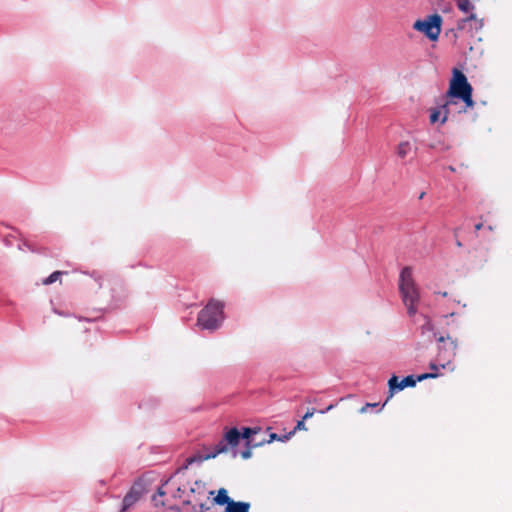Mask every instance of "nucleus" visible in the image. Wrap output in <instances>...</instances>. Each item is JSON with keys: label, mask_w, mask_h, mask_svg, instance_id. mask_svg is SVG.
I'll list each match as a JSON object with an SVG mask.
<instances>
[{"label": "nucleus", "mask_w": 512, "mask_h": 512, "mask_svg": "<svg viewBox=\"0 0 512 512\" xmlns=\"http://www.w3.org/2000/svg\"><path fill=\"white\" fill-rule=\"evenodd\" d=\"M472 94V85L468 82L465 74L459 69L454 68L452 71V78L449 82V88L443 96L442 107L456 105V100H461L465 105L457 112H465L467 108H472L475 104Z\"/></svg>", "instance_id": "1"}, {"label": "nucleus", "mask_w": 512, "mask_h": 512, "mask_svg": "<svg viewBox=\"0 0 512 512\" xmlns=\"http://www.w3.org/2000/svg\"><path fill=\"white\" fill-rule=\"evenodd\" d=\"M224 321V303L211 299L199 312L197 325L204 330L215 331Z\"/></svg>", "instance_id": "2"}, {"label": "nucleus", "mask_w": 512, "mask_h": 512, "mask_svg": "<svg viewBox=\"0 0 512 512\" xmlns=\"http://www.w3.org/2000/svg\"><path fill=\"white\" fill-rule=\"evenodd\" d=\"M434 336L438 343L436 361L439 363L441 368H449L451 371H453L454 367L450 366L456 356V351L458 348L457 340L452 339L449 335L443 336L434 333Z\"/></svg>", "instance_id": "3"}, {"label": "nucleus", "mask_w": 512, "mask_h": 512, "mask_svg": "<svg viewBox=\"0 0 512 512\" xmlns=\"http://www.w3.org/2000/svg\"><path fill=\"white\" fill-rule=\"evenodd\" d=\"M443 18L438 13H433L426 16L424 19H418L413 24V29L423 33L430 41H437L441 29Z\"/></svg>", "instance_id": "4"}, {"label": "nucleus", "mask_w": 512, "mask_h": 512, "mask_svg": "<svg viewBox=\"0 0 512 512\" xmlns=\"http://www.w3.org/2000/svg\"><path fill=\"white\" fill-rule=\"evenodd\" d=\"M439 376V373H422L417 376L408 375L405 376L402 380H399V378L396 375H392L391 378L388 380V399L392 398L395 393L400 392L405 388L415 387L417 382H421L427 379H434Z\"/></svg>", "instance_id": "5"}, {"label": "nucleus", "mask_w": 512, "mask_h": 512, "mask_svg": "<svg viewBox=\"0 0 512 512\" xmlns=\"http://www.w3.org/2000/svg\"><path fill=\"white\" fill-rule=\"evenodd\" d=\"M147 486L148 481L144 476L137 478L123 497L119 512H127L131 509L148 492Z\"/></svg>", "instance_id": "6"}, {"label": "nucleus", "mask_w": 512, "mask_h": 512, "mask_svg": "<svg viewBox=\"0 0 512 512\" xmlns=\"http://www.w3.org/2000/svg\"><path fill=\"white\" fill-rule=\"evenodd\" d=\"M401 298L405 306L407 307V313L409 316H414L417 313L416 304L419 301V290L417 285L404 288L399 290Z\"/></svg>", "instance_id": "7"}, {"label": "nucleus", "mask_w": 512, "mask_h": 512, "mask_svg": "<svg viewBox=\"0 0 512 512\" xmlns=\"http://www.w3.org/2000/svg\"><path fill=\"white\" fill-rule=\"evenodd\" d=\"M442 102H443V99H441V101L438 102L437 107L432 108L430 110L429 119H430L431 123H436L437 121H439L441 115H442V118L440 120L441 124L446 123V121L448 120V115L451 112L452 106L442 107Z\"/></svg>", "instance_id": "8"}, {"label": "nucleus", "mask_w": 512, "mask_h": 512, "mask_svg": "<svg viewBox=\"0 0 512 512\" xmlns=\"http://www.w3.org/2000/svg\"><path fill=\"white\" fill-rule=\"evenodd\" d=\"M228 447L233 449L232 456L235 458L238 455V451L235 450V447L239 444L241 440L240 431L237 427H231L227 429L223 435Z\"/></svg>", "instance_id": "9"}, {"label": "nucleus", "mask_w": 512, "mask_h": 512, "mask_svg": "<svg viewBox=\"0 0 512 512\" xmlns=\"http://www.w3.org/2000/svg\"><path fill=\"white\" fill-rule=\"evenodd\" d=\"M414 285L416 283L413 279L412 268L410 266L403 267L399 275V290H404V288Z\"/></svg>", "instance_id": "10"}, {"label": "nucleus", "mask_w": 512, "mask_h": 512, "mask_svg": "<svg viewBox=\"0 0 512 512\" xmlns=\"http://www.w3.org/2000/svg\"><path fill=\"white\" fill-rule=\"evenodd\" d=\"M250 503L245 501H231V503L225 507L224 512H249Z\"/></svg>", "instance_id": "11"}, {"label": "nucleus", "mask_w": 512, "mask_h": 512, "mask_svg": "<svg viewBox=\"0 0 512 512\" xmlns=\"http://www.w3.org/2000/svg\"><path fill=\"white\" fill-rule=\"evenodd\" d=\"M214 503L219 506H228L233 499L228 496V491L225 488H220L217 495L213 499Z\"/></svg>", "instance_id": "12"}, {"label": "nucleus", "mask_w": 512, "mask_h": 512, "mask_svg": "<svg viewBox=\"0 0 512 512\" xmlns=\"http://www.w3.org/2000/svg\"><path fill=\"white\" fill-rule=\"evenodd\" d=\"M203 456H204V454H200V453L189 456L188 458H186L185 463L180 468H178L177 472L179 473L181 471L187 470L188 467L194 463L200 465L203 461L206 460V458H203Z\"/></svg>", "instance_id": "13"}, {"label": "nucleus", "mask_w": 512, "mask_h": 512, "mask_svg": "<svg viewBox=\"0 0 512 512\" xmlns=\"http://www.w3.org/2000/svg\"><path fill=\"white\" fill-rule=\"evenodd\" d=\"M262 432V428L260 426L248 427L244 426L241 428L240 435L241 439H249L253 437H257L259 433Z\"/></svg>", "instance_id": "14"}, {"label": "nucleus", "mask_w": 512, "mask_h": 512, "mask_svg": "<svg viewBox=\"0 0 512 512\" xmlns=\"http://www.w3.org/2000/svg\"><path fill=\"white\" fill-rule=\"evenodd\" d=\"M458 9L463 13L472 12L475 9L474 4L470 0H456Z\"/></svg>", "instance_id": "15"}, {"label": "nucleus", "mask_w": 512, "mask_h": 512, "mask_svg": "<svg viewBox=\"0 0 512 512\" xmlns=\"http://www.w3.org/2000/svg\"><path fill=\"white\" fill-rule=\"evenodd\" d=\"M410 150H411V144L408 141H403V142L399 143V145H398L397 155L400 158H404L407 156V154L410 152Z\"/></svg>", "instance_id": "16"}, {"label": "nucleus", "mask_w": 512, "mask_h": 512, "mask_svg": "<svg viewBox=\"0 0 512 512\" xmlns=\"http://www.w3.org/2000/svg\"><path fill=\"white\" fill-rule=\"evenodd\" d=\"M245 449L252 450L257 447H261L264 445V442L261 440H257V437L245 439Z\"/></svg>", "instance_id": "17"}, {"label": "nucleus", "mask_w": 512, "mask_h": 512, "mask_svg": "<svg viewBox=\"0 0 512 512\" xmlns=\"http://www.w3.org/2000/svg\"><path fill=\"white\" fill-rule=\"evenodd\" d=\"M167 482H168V481H165V483H164L162 486L158 487V489H157V491H156V494H155V495H153V497H152V501H154V504H155V506H156V507H158V506H165V502H164V501H162V500H161V501H157V500H156V497H157V496L163 497V496L166 494V492H165V491H164V489H163V486H164L165 484H167Z\"/></svg>", "instance_id": "18"}, {"label": "nucleus", "mask_w": 512, "mask_h": 512, "mask_svg": "<svg viewBox=\"0 0 512 512\" xmlns=\"http://www.w3.org/2000/svg\"><path fill=\"white\" fill-rule=\"evenodd\" d=\"M388 398L385 400V402L383 404H380V403H366L361 409H360V412L361 413H364L366 412V410L368 408H375L377 412H380L384 406L386 405V403L388 402Z\"/></svg>", "instance_id": "19"}, {"label": "nucleus", "mask_w": 512, "mask_h": 512, "mask_svg": "<svg viewBox=\"0 0 512 512\" xmlns=\"http://www.w3.org/2000/svg\"><path fill=\"white\" fill-rule=\"evenodd\" d=\"M64 272L61 271H54L51 273L47 278L43 280L44 285H50L58 280V278L63 274Z\"/></svg>", "instance_id": "20"}, {"label": "nucleus", "mask_w": 512, "mask_h": 512, "mask_svg": "<svg viewBox=\"0 0 512 512\" xmlns=\"http://www.w3.org/2000/svg\"><path fill=\"white\" fill-rule=\"evenodd\" d=\"M158 404V401L154 398H149L147 400H143L140 404H139V408L141 409H150V408H153L155 407L156 405Z\"/></svg>", "instance_id": "21"}, {"label": "nucleus", "mask_w": 512, "mask_h": 512, "mask_svg": "<svg viewBox=\"0 0 512 512\" xmlns=\"http://www.w3.org/2000/svg\"><path fill=\"white\" fill-rule=\"evenodd\" d=\"M228 445L225 441L224 438H222L216 445H215V449L220 453H225L228 451Z\"/></svg>", "instance_id": "22"}, {"label": "nucleus", "mask_w": 512, "mask_h": 512, "mask_svg": "<svg viewBox=\"0 0 512 512\" xmlns=\"http://www.w3.org/2000/svg\"><path fill=\"white\" fill-rule=\"evenodd\" d=\"M262 441L264 442V445L265 444H270L272 443L273 441H278L279 439V434L277 433H270L268 438H261Z\"/></svg>", "instance_id": "23"}, {"label": "nucleus", "mask_w": 512, "mask_h": 512, "mask_svg": "<svg viewBox=\"0 0 512 512\" xmlns=\"http://www.w3.org/2000/svg\"><path fill=\"white\" fill-rule=\"evenodd\" d=\"M90 277H92L98 284L99 287H102V275L97 271H92L87 273Z\"/></svg>", "instance_id": "24"}, {"label": "nucleus", "mask_w": 512, "mask_h": 512, "mask_svg": "<svg viewBox=\"0 0 512 512\" xmlns=\"http://www.w3.org/2000/svg\"><path fill=\"white\" fill-rule=\"evenodd\" d=\"M465 20H466V22H468V21H477L478 22V28H482L483 27V20L482 19L478 20L476 14H474V13H470V15L465 18Z\"/></svg>", "instance_id": "25"}, {"label": "nucleus", "mask_w": 512, "mask_h": 512, "mask_svg": "<svg viewBox=\"0 0 512 512\" xmlns=\"http://www.w3.org/2000/svg\"><path fill=\"white\" fill-rule=\"evenodd\" d=\"M421 329L423 333L426 331H432L434 329V325L431 320L427 318L426 322L421 326Z\"/></svg>", "instance_id": "26"}, {"label": "nucleus", "mask_w": 512, "mask_h": 512, "mask_svg": "<svg viewBox=\"0 0 512 512\" xmlns=\"http://www.w3.org/2000/svg\"><path fill=\"white\" fill-rule=\"evenodd\" d=\"M299 430H306L305 420H303V419L297 421V423L292 431H294V434H295L296 431H299Z\"/></svg>", "instance_id": "27"}, {"label": "nucleus", "mask_w": 512, "mask_h": 512, "mask_svg": "<svg viewBox=\"0 0 512 512\" xmlns=\"http://www.w3.org/2000/svg\"><path fill=\"white\" fill-rule=\"evenodd\" d=\"M294 435V431H290L287 434L279 435V442H286L291 439V437Z\"/></svg>", "instance_id": "28"}, {"label": "nucleus", "mask_w": 512, "mask_h": 512, "mask_svg": "<svg viewBox=\"0 0 512 512\" xmlns=\"http://www.w3.org/2000/svg\"><path fill=\"white\" fill-rule=\"evenodd\" d=\"M220 453L214 448L213 451L204 454L203 458H206V460L216 458Z\"/></svg>", "instance_id": "29"}, {"label": "nucleus", "mask_w": 512, "mask_h": 512, "mask_svg": "<svg viewBox=\"0 0 512 512\" xmlns=\"http://www.w3.org/2000/svg\"><path fill=\"white\" fill-rule=\"evenodd\" d=\"M241 457H242L244 460L250 459V458L252 457V450L244 449V450L241 452Z\"/></svg>", "instance_id": "30"}, {"label": "nucleus", "mask_w": 512, "mask_h": 512, "mask_svg": "<svg viewBox=\"0 0 512 512\" xmlns=\"http://www.w3.org/2000/svg\"><path fill=\"white\" fill-rule=\"evenodd\" d=\"M315 412H316L315 408L308 409L306 411V413L304 414V416L302 417V419L303 420H307V419L311 418L314 415Z\"/></svg>", "instance_id": "31"}, {"label": "nucleus", "mask_w": 512, "mask_h": 512, "mask_svg": "<svg viewBox=\"0 0 512 512\" xmlns=\"http://www.w3.org/2000/svg\"><path fill=\"white\" fill-rule=\"evenodd\" d=\"M446 36H451V38L456 41L457 38H458V35H457V32L455 29H450L448 31H446Z\"/></svg>", "instance_id": "32"}, {"label": "nucleus", "mask_w": 512, "mask_h": 512, "mask_svg": "<svg viewBox=\"0 0 512 512\" xmlns=\"http://www.w3.org/2000/svg\"><path fill=\"white\" fill-rule=\"evenodd\" d=\"M24 248H27L31 251H34L31 247V245L27 241H23L22 243L18 244V249L23 250Z\"/></svg>", "instance_id": "33"}, {"label": "nucleus", "mask_w": 512, "mask_h": 512, "mask_svg": "<svg viewBox=\"0 0 512 512\" xmlns=\"http://www.w3.org/2000/svg\"><path fill=\"white\" fill-rule=\"evenodd\" d=\"M429 368L434 371L433 373H438L437 371L439 368H441V366L439 365V363L437 364L432 361L429 363Z\"/></svg>", "instance_id": "34"}, {"label": "nucleus", "mask_w": 512, "mask_h": 512, "mask_svg": "<svg viewBox=\"0 0 512 512\" xmlns=\"http://www.w3.org/2000/svg\"><path fill=\"white\" fill-rule=\"evenodd\" d=\"M466 24L465 18L457 21V30H463Z\"/></svg>", "instance_id": "35"}, {"label": "nucleus", "mask_w": 512, "mask_h": 512, "mask_svg": "<svg viewBox=\"0 0 512 512\" xmlns=\"http://www.w3.org/2000/svg\"><path fill=\"white\" fill-rule=\"evenodd\" d=\"M335 407L334 404H330L327 408L323 409V410H319L318 412L321 413V414H325L326 412L330 411L331 409H333Z\"/></svg>", "instance_id": "36"}, {"label": "nucleus", "mask_w": 512, "mask_h": 512, "mask_svg": "<svg viewBox=\"0 0 512 512\" xmlns=\"http://www.w3.org/2000/svg\"><path fill=\"white\" fill-rule=\"evenodd\" d=\"M3 242H4V244H5L7 247L12 246V242H11V240H10V237H9V236L5 237V238L3 239Z\"/></svg>", "instance_id": "37"}, {"label": "nucleus", "mask_w": 512, "mask_h": 512, "mask_svg": "<svg viewBox=\"0 0 512 512\" xmlns=\"http://www.w3.org/2000/svg\"><path fill=\"white\" fill-rule=\"evenodd\" d=\"M199 509H200V512H205L208 510V507L204 503H201L199 505Z\"/></svg>", "instance_id": "38"}, {"label": "nucleus", "mask_w": 512, "mask_h": 512, "mask_svg": "<svg viewBox=\"0 0 512 512\" xmlns=\"http://www.w3.org/2000/svg\"><path fill=\"white\" fill-rule=\"evenodd\" d=\"M182 492H183V490L179 487V488L177 489L176 493L174 494V497H175V498H176V497H180V496H181L180 494H181Z\"/></svg>", "instance_id": "39"}, {"label": "nucleus", "mask_w": 512, "mask_h": 512, "mask_svg": "<svg viewBox=\"0 0 512 512\" xmlns=\"http://www.w3.org/2000/svg\"><path fill=\"white\" fill-rule=\"evenodd\" d=\"M482 227H483V224L482 223H478V224L475 225V230L479 231Z\"/></svg>", "instance_id": "40"}, {"label": "nucleus", "mask_w": 512, "mask_h": 512, "mask_svg": "<svg viewBox=\"0 0 512 512\" xmlns=\"http://www.w3.org/2000/svg\"><path fill=\"white\" fill-rule=\"evenodd\" d=\"M170 509L174 511H180V508L178 506H171Z\"/></svg>", "instance_id": "41"}, {"label": "nucleus", "mask_w": 512, "mask_h": 512, "mask_svg": "<svg viewBox=\"0 0 512 512\" xmlns=\"http://www.w3.org/2000/svg\"><path fill=\"white\" fill-rule=\"evenodd\" d=\"M183 504H184V505H190V504H191V501H190V500H185V501H183Z\"/></svg>", "instance_id": "42"}, {"label": "nucleus", "mask_w": 512, "mask_h": 512, "mask_svg": "<svg viewBox=\"0 0 512 512\" xmlns=\"http://www.w3.org/2000/svg\"><path fill=\"white\" fill-rule=\"evenodd\" d=\"M456 245H457L458 247H461V246H462L461 241L457 240V241H456Z\"/></svg>", "instance_id": "43"}, {"label": "nucleus", "mask_w": 512, "mask_h": 512, "mask_svg": "<svg viewBox=\"0 0 512 512\" xmlns=\"http://www.w3.org/2000/svg\"><path fill=\"white\" fill-rule=\"evenodd\" d=\"M448 169H449L450 171H452V172H454V171H455V168H454L453 166H449V167H448Z\"/></svg>", "instance_id": "44"}, {"label": "nucleus", "mask_w": 512, "mask_h": 512, "mask_svg": "<svg viewBox=\"0 0 512 512\" xmlns=\"http://www.w3.org/2000/svg\"><path fill=\"white\" fill-rule=\"evenodd\" d=\"M425 195V192H422L420 195H419V199H422Z\"/></svg>", "instance_id": "45"}, {"label": "nucleus", "mask_w": 512, "mask_h": 512, "mask_svg": "<svg viewBox=\"0 0 512 512\" xmlns=\"http://www.w3.org/2000/svg\"><path fill=\"white\" fill-rule=\"evenodd\" d=\"M55 312H56L57 314L61 315V316H62V315H65L63 312H60V311H57V310H55Z\"/></svg>", "instance_id": "46"}, {"label": "nucleus", "mask_w": 512, "mask_h": 512, "mask_svg": "<svg viewBox=\"0 0 512 512\" xmlns=\"http://www.w3.org/2000/svg\"><path fill=\"white\" fill-rule=\"evenodd\" d=\"M190 492H191V493H194V492H195V489H194V488H191V489H190Z\"/></svg>", "instance_id": "47"}]
</instances>
